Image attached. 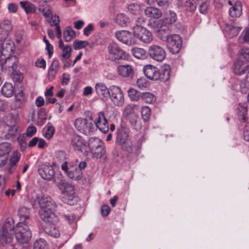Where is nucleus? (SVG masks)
<instances>
[{
    "instance_id": "1",
    "label": "nucleus",
    "mask_w": 249,
    "mask_h": 249,
    "mask_svg": "<svg viewBox=\"0 0 249 249\" xmlns=\"http://www.w3.org/2000/svg\"><path fill=\"white\" fill-rule=\"evenodd\" d=\"M37 201L40 209L39 215L40 218L45 223L53 224L58 221V217L53 211L55 210L57 205L53 199L50 196H37Z\"/></svg>"
},
{
    "instance_id": "2",
    "label": "nucleus",
    "mask_w": 249,
    "mask_h": 249,
    "mask_svg": "<svg viewBox=\"0 0 249 249\" xmlns=\"http://www.w3.org/2000/svg\"><path fill=\"white\" fill-rule=\"evenodd\" d=\"M129 129L124 125H121L117 129L116 133V143L121 147L122 149L129 153L137 154L141 148V144L143 141L141 138L138 141L137 146L132 144L129 137Z\"/></svg>"
},
{
    "instance_id": "3",
    "label": "nucleus",
    "mask_w": 249,
    "mask_h": 249,
    "mask_svg": "<svg viewBox=\"0 0 249 249\" xmlns=\"http://www.w3.org/2000/svg\"><path fill=\"white\" fill-rule=\"evenodd\" d=\"M144 22L142 18H138L135 25L132 28L133 35L134 37L145 43H149L153 40L152 33L146 28L141 25Z\"/></svg>"
},
{
    "instance_id": "4",
    "label": "nucleus",
    "mask_w": 249,
    "mask_h": 249,
    "mask_svg": "<svg viewBox=\"0 0 249 249\" xmlns=\"http://www.w3.org/2000/svg\"><path fill=\"white\" fill-rule=\"evenodd\" d=\"M14 222L12 218H7L0 231V245L11 243L14 237Z\"/></svg>"
},
{
    "instance_id": "5",
    "label": "nucleus",
    "mask_w": 249,
    "mask_h": 249,
    "mask_svg": "<svg viewBox=\"0 0 249 249\" xmlns=\"http://www.w3.org/2000/svg\"><path fill=\"white\" fill-rule=\"evenodd\" d=\"M107 50L109 53V59L112 61L119 63L120 60L127 58L126 53L115 42L109 44Z\"/></svg>"
},
{
    "instance_id": "6",
    "label": "nucleus",
    "mask_w": 249,
    "mask_h": 249,
    "mask_svg": "<svg viewBox=\"0 0 249 249\" xmlns=\"http://www.w3.org/2000/svg\"><path fill=\"white\" fill-rule=\"evenodd\" d=\"M11 123H7L4 128H0V137L6 140H13L18 135V128L15 125L14 119L12 118Z\"/></svg>"
},
{
    "instance_id": "7",
    "label": "nucleus",
    "mask_w": 249,
    "mask_h": 249,
    "mask_svg": "<svg viewBox=\"0 0 249 249\" xmlns=\"http://www.w3.org/2000/svg\"><path fill=\"white\" fill-rule=\"evenodd\" d=\"M109 98L113 104L118 106L122 107L124 103V98L121 89L115 85L110 86Z\"/></svg>"
},
{
    "instance_id": "8",
    "label": "nucleus",
    "mask_w": 249,
    "mask_h": 249,
    "mask_svg": "<svg viewBox=\"0 0 249 249\" xmlns=\"http://www.w3.org/2000/svg\"><path fill=\"white\" fill-rule=\"evenodd\" d=\"M60 190L62 191V194L65 196L63 197V201L68 204L72 200L73 195L75 194L74 186L70 183H67L64 180H61L58 185Z\"/></svg>"
},
{
    "instance_id": "9",
    "label": "nucleus",
    "mask_w": 249,
    "mask_h": 249,
    "mask_svg": "<svg viewBox=\"0 0 249 249\" xmlns=\"http://www.w3.org/2000/svg\"><path fill=\"white\" fill-rule=\"evenodd\" d=\"M17 241L20 244H27L32 237L31 231L29 227L23 223L18 227L17 232L15 234Z\"/></svg>"
},
{
    "instance_id": "10",
    "label": "nucleus",
    "mask_w": 249,
    "mask_h": 249,
    "mask_svg": "<svg viewBox=\"0 0 249 249\" xmlns=\"http://www.w3.org/2000/svg\"><path fill=\"white\" fill-rule=\"evenodd\" d=\"M165 42L167 48L173 54L178 53L182 47V40L178 35H171Z\"/></svg>"
},
{
    "instance_id": "11",
    "label": "nucleus",
    "mask_w": 249,
    "mask_h": 249,
    "mask_svg": "<svg viewBox=\"0 0 249 249\" xmlns=\"http://www.w3.org/2000/svg\"><path fill=\"white\" fill-rule=\"evenodd\" d=\"M74 125L79 131L85 134L92 132L95 130L94 124L91 121L87 119H77L74 122Z\"/></svg>"
},
{
    "instance_id": "12",
    "label": "nucleus",
    "mask_w": 249,
    "mask_h": 249,
    "mask_svg": "<svg viewBox=\"0 0 249 249\" xmlns=\"http://www.w3.org/2000/svg\"><path fill=\"white\" fill-rule=\"evenodd\" d=\"M115 37L121 42L128 46H132L137 43V40L131 32L121 30L116 32Z\"/></svg>"
},
{
    "instance_id": "13",
    "label": "nucleus",
    "mask_w": 249,
    "mask_h": 249,
    "mask_svg": "<svg viewBox=\"0 0 249 249\" xmlns=\"http://www.w3.org/2000/svg\"><path fill=\"white\" fill-rule=\"evenodd\" d=\"M148 53L151 58L158 62L162 61L166 56L165 50L157 45L150 46L148 49Z\"/></svg>"
},
{
    "instance_id": "14",
    "label": "nucleus",
    "mask_w": 249,
    "mask_h": 249,
    "mask_svg": "<svg viewBox=\"0 0 249 249\" xmlns=\"http://www.w3.org/2000/svg\"><path fill=\"white\" fill-rule=\"evenodd\" d=\"M233 71L236 75L245 76L244 87L249 89V64L243 66L239 62H236L234 65Z\"/></svg>"
},
{
    "instance_id": "15",
    "label": "nucleus",
    "mask_w": 249,
    "mask_h": 249,
    "mask_svg": "<svg viewBox=\"0 0 249 249\" xmlns=\"http://www.w3.org/2000/svg\"><path fill=\"white\" fill-rule=\"evenodd\" d=\"M11 22L8 20L0 23V47H3V41L7 38L12 30Z\"/></svg>"
},
{
    "instance_id": "16",
    "label": "nucleus",
    "mask_w": 249,
    "mask_h": 249,
    "mask_svg": "<svg viewBox=\"0 0 249 249\" xmlns=\"http://www.w3.org/2000/svg\"><path fill=\"white\" fill-rule=\"evenodd\" d=\"M38 174L42 178L51 180L54 176L55 172L51 165H43L38 169Z\"/></svg>"
},
{
    "instance_id": "17",
    "label": "nucleus",
    "mask_w": 249,
    "mask_h": 249,
    "mask_svg": "<svg viewBox=\"0 0 249 249\" xmlns=\"http://www.w3.org/2000/svg\"><path fill=\"white\" fill-rule=\"evenodd\" d=\"M96 126L99 130L106 133L108 131V124L107 121L103 112H100L98 113V118L95 122Z\"/></svg>"
},
{
    "instance_id": "18",
    "label": "nucleus",
    "mask_w": 249,
    "mask_h": 249,
    "mask_svg": "<svg viewBox=\"0 0 249 249\" xmlns=\"http://www.w3.org/2000/svg\"><path fill=\"white\" fill-rule=\"evenodd\" d=\"M18 63V59L16 56H11L6 58L4 63L0 62V68L2 70L11 69L13 72L16 71Z\"/></svg>"
},
{
    "instance_id": "19",
    "label": "nucleus",
    "mask_w": 249,
    "mask_h": 249,
    "mask_svg": "<svg viewBox=\"0 0 249 249\" xmlns=\"http://www.w3.org/2000/svg\"><path fill=\"white\" fill-rule=\"evenodd\" d=\"M143 72L147 78L152 80H158L159 69L151 65L145 66Z\"/></svg>"
},
{
    "instance_id": "20",
    "label": "nucleus",
    "mask_w": 249,
    "mask_h": 249,
    "mask_svg": "<svg viewBox=\"0 0 249 249\" xmlns=\"http://www.w3.org/2000/svg\"><path fill=\"white\" fill-rule=\"evenodd\" d=\"M95 90L97 94L103 99L106 100L110 93V87L107 89L103 83H97L95 85Z\"/></svg>"
},
{
    "instance_id": "21",
    "label": "nucleus",
    "mask_w": 249,
    "mask_h": 249,
    "mask_svg": "<svg viewBox=\"0 0 249 249\" xmlns=\"http://www.w3.org/2000/svg\"><path fill=\"white\" fill-rule=\"evenodd\" d=\"M145 15L150 18L158 19L162 16L161 11L158 8L149 6L144 9Z\"/></svg>"
},
{
    "instance_id": "22",
    "label": "nucleus",
    "mask_w": 249,
    "mask_h": 249,
    "mask_svg": "<svg viewBox=\"0 0 249 249\" xmlns=\"http://www.w3.org/2000/svg\"><path fill=\"white\" fill-rule=\"evenodd\" d=\"M170 73V67L168 65L163 66L159 69L158 80L165 82L169 80Z\"/></svg>"
},
{
    "instance_id": "23",
    "label": "nucleus",
    "mask_w": 249,
    "mask_h": 249,
    "mask_svg": "<svg viewBox=\"0 0 249 249\" xmlns=\"http://www.w3.org/2000/svg\"><path fill=\"white\" fill-rule=\"evenodd\" d=\"M71 144L75 150L82 151V148L85 146L84 139L78 135H74L71 141Z\"/></svg>"
},
{
    "instance_id": "24",
    "label": "nucleus",
    "mask_w": 249,
    "mask_h": 249,
    "mask_svg": "<svg viewBox=\"0 0 249 249\" xmlns=\"http://www.w3.org/2000/svg\"><path fill=\"white\" fill-rule=\"evenodd\" d=\"M242 12V6L241 2L239 1L235 2L234 5L230 9L229 14L231 17H239Z\"/></svg>"
},
{
    "instance_id": "25",
    "label": "nucleus",
    "mask_w": 249,
    "mask_h": 249,
    "mask_svg": "<svg viewBox=\"0 0 249 249\" xmlns=\"http://www.w3.org/2000/svg\"><path fill=\"white\" fill-rule=\"evenodd\" d=\"M117 71L119 75L124 77L130 76L133 74V69L128 65L119 66Z\"/></svg>"
},
{
    "instance_id": "26",
    "label": "nucleus",
    "mask_w": 249,
    "mask_h": 249,
    "mask_svg": "<svg viewBox=\"0 0 249 249\" xmlns=\"http://www.w3.org/2000/svg\"><path fill=\"white\" fill-rule=\"evenodd\" d=\"M249 61V48L241 49L239 52L238 59L236 62L242 65Z\"/></svg>"
},
{
    "instance_id": "27",
    "label": "nucleus",
    "mask_w": 249,
    "mask_h": 249,
    "mask_svg": "<svg viewBox=\"0 0 249 249\" xmlns=\"http://www.w3.org/2000/svg\"><path fill=\"white\" fill-rule=\"evenodd\" d=\"M15 101L14 103L15 108L22 107L26 102V98L22 90L15 94Z\"/></svg>"
},
{
    "instance_id": "28",
    "label": "nucleus",
    "mask_w": 249,
    "mask_h": 249,
    "mask_svg": "<svg viewBox=\"0 0 249 249\" xmlns=\"http://www.w3.org/2000/svg\"><path fill=\"white\" fill-rule=\"evenodd\" d=\"M130 21L129 18L124 14H118L115 18V22L121 26L128 25Z\"/></svg>"
},
{
    "instance_id": "29",
    "label": "nucleus",
    "mask_w": 249,
    "mask_h": 249,
    "mask_svg": "<svg viewBox=\"0 0 249 249\" xmlns=\"http://www.w3.org/2000/svg\"><path fill=\"white\" fill-rule=\"evenodd\" d=\"M19 3L27 14H32L36 11V6L28 1H20Z\"/></svg>"
},
{
    "instance_id": "30",
    "label": "nucleus",
    "mask_w": 249,
    "mask_h": 249,
    "mask_svg": "<svg viewBox=\"0 0 249 249\" xmlns=\"http://www.w3.org/2000/svg\"><path fill=\"white\" fill-rule=\"evenodd\" d=\"M197 4L200 12L203 14H206L209 10L210 0H196Z\"/></svg>"
},
{
    "instance_id": "31",
    "label": "nucleus",
    "mask_w": 249,
    "mask_h": 249,
    "mask_svg": "<svg viewBox=\"0 0 249 249\" xmlns=\"http://www.w3.org/2000/svg\"><path fill=\"white\" fill-rule=\"evenodd\" d=\"M128 120L131 126L135 129H138L140 128V118L137 113L132 114L126 118Z\"/></svg>"
},
{
    "instance_id": "32",
    "label": "nucleus",
    "mask_w": 249,
    "mask_h": 249,
    "mask_svg": "<svg viewBox=\"0 0 249 249\" xmlns=\"http://www.w3.org/2000/svg\"><path fill=\"white\" fill-rule=\"evenodd\" d=\"M2 94L6 97H9L14 93V88L13 85L10 83H5L1 89Z\"/></svg>"
},
{
    "instance_id": "33",
    "label": "nucleus",
    "mask_w": 249,
    "mask_h": 249,
    "mask_svg": "<svg viewBox=\"0 0 249 249\" xmlns=\"http://www.w3.org/2000/svg\"><path fill=\"white\" fill-rule=\"evenodd\" d=\"M18 215L21 221H25L30 217V209L26 207L20 208L18 211Z\"/></svg>"
},
{
    "instance_id": "34",
    "label": "nucleus",
    "mask_w": 249,
    "mask_h": 249,
    "mask_svg": "<svg viewBox=\"0 0 249 249\" xmlns=\"http://www.w3.org/2000/svg\"><path fill=\"white\" fill-rule=\"evenodd\" d=\"M141 99L147 104H153L156 101V96L150 92H142Z\"/></svg>"
},
{
    "instance_id": "35",
    "label": "nucleus",
    "mask_w": 249,
    "mask_h": 249,
    "mask_svg": "<svg viewBox=\"0 0 249 249\" xmlns=\"http://www.w3.org/2000/svg\"><path fill=\"white\" fill-rule=\"evenodd\" d=\"M75 32L71 27L68 26L66 28L63 33L64 38L65 41H70L73 38L75 37Z\"/></svg>"
},
{
    "instance_id": "36",
    "label": "nucleus",
    "mask_w": 249,
    "mask_h": 249,
    "mask_svg": "<svg viewBox=\"0 0 249 249\" xmlns=\"http://www.w3.org/2000/svg\"><path fill=\"white\" fill-rule=\"evenodd\" d=\"M103 144L100 139L97 138H91L89 139L88 146L90 151Z\"/></svg>"
},
{
    "instance_id": "37",
    "label": "nucleus",
    "mask_w": 249,
    "mask_h": 249,
    "mask_svg": "<svg viewBox=\"0 0 249 249\" xmlns=\"http://www.w3.org/2000/svg\"><path fill=\"white\" fill-rule=\"evenodd\" d=\"M128 96L130 100L133 101H138L140 98H141L142 93L137 91L134 89H130L128 90Z\"/></svg>"
},
{
    "instance_id": "38",
    "label": "nucleus",
    "mask_w": 249,
    "mask_h": 249,
    "mask_svg": "<svg viewBox=\"0 0 249 249\" xmlns=\"http://www.w3.org/2000/svg\"><path fill=\"white\" fill-rule=\"evenodd\" d=\"M34 249H48V243L43 238L37 239L34 244Z\"/></svg>"
},
{
    "instance_id": "39",
    "label": "nucleus",
    "mask_w": 249,
    "mask_h": 249,
    "mask_svg": "<svg viewBox=\"0 0 249 249\" xmlns=\"http://www.w3.org/2000/svg\"><path fill=\"white\" fill-rule=\"evenodd\" d=\"M136 107V105L134 104H129L126 105L124 110L123 115L126 118L127 117L132 115L136 113L135 112V109Z\"/></svg>"
},
{
    "instance_id": "40",
    "label": "nucleus",
    "mask_w": 249,
    "mask_h": 249,
    "mask_svg": "<svg viewBox=\"0 0 249 249\" xmlns=\"http://www.w3.org/2000/svg\"><path fill=\"white\" fill-rule=\"evenodd\" d=\"M93 156L96 158H101L105 154L106 150L105 146L103 144L91 151Z\"/></svg>"
},
{
    "instance_id": "41",
    "label": "nucleus",
    "mask_w": 249,
    "mask_h": 249,
    "mask_svg": "<svg viewBox=\"0 0 249 249\" xmlns=\"http://www.w3.org/2000/svg\"><path fill=\"white\" fill-rule=\"evenodd\" d=\"M185 9L189 12H194L196 10V5L195 0H186L184 5Z\"/></svg>"
},
{
    "instance_id": "42",
    "label": "nucleus",
    "mask_w": 249,
    "mask_h": 249,
    "mask_svg": "<svg viewBox=\"0 0 249 249\" xmlns=\"http://www.w3.org/2000/svg\"><path fill=\"white\" fill-rule=\"evenodd\" d=\"M164 19L166 21V23L170 24L171 25L177 20V15L173 11H169L168 13L166 14V17Z\"/></svg>"
},
{
    "instance_id": "43",
    "label": "nucleus",
    "mask_w": 249,
    "mask_h": 249,
    "mask_svg": "<svg viewBox=\"0 0 249 249\" xmlns=\"http://www.w3.org/2000/svg\"><path fill=\"white\" fill-rule=\"evenodd\" d=\"M132 53L134 56L138 59L143 58L145 55V50L140 48L133 49L132 50Z\"/></svg>"
},
{
    "instance_id": "44",
    "label": "nucleus",
    "mask_w": 249,
    "mask_h": 249,
    "mask_svg": "<svg viewBox=\"0 0 249 249\" xmlns=\"http://www.w3.org/2000/svg\"><path fill=\"white\" fill-rule=\"evenodd\" d=\"M11 151L10 144L7 142H3L0 144V153L2 155L4 154L8 157V155Z\"/></svg>"
},
{
    "instance_id": "45",
    "label": "nucleus",
    "mask_w": 249,
    "mask_h": 249,
    "mask_svg": "<svg viewBox=\"0 0 249 249\" xmlns=\"http://www.w3.org/2000/svg\"><path fill=\"white\" fill-rule=\"evenodd\" d=\"M61 50L62 51V58L66 59H69L71 55V47L69 45H67Z\"/></svg>"
},
{
    "instance_id": "46",
    "label": "nucleus",
    "mask_w": 249,
    "mask_h": 249,
    "mask_svg": "<svg viewBox=\"0 0 249 249\" xmlns=\"http://www.w3.org/2000/svg\"><path fill=\"white\" fill-rule=\"evenodd\" d=\"M150 113L151 109L149 107L147 106H144L142 108V116L145 122H146L149 119L150 115Z\"/></svg>"
},
{
    "instance_id": "47",
    "label": "nucleus",
    "mask_w": 249,
    "mask_h": 249,
    "mask_svg": "<svg viewBox=\"0 0 249 249\" xmlns=\"http://www.w3.org/2000/svg\"><path fill=\"white\" fill-rule=\"evenodd\" d=\"M239 109L238 119L240 122H246L248 119L247 117V108L246 107H241Z\"/></svg>"
},
{
    "instance_id": "48",
    "label": "nucleus",
    "mask_w": 249,
    "mask_h": 249,
    "mask_svg": "<svg viewBox=\"0 0 249 249\" xmlns=\"http://www.w3.org/2000/svg\"><path fill=\"white\" fill-rule=\"evenodd\" d=\"M89 45V43L87 41H81L76 40L73 42V48L75 50H79L85 48Z\"/></svg>"
},
{
    "instance_id": "49",
    "label": "nucleus",
    "mask_w": 249,
    "mask_h": 249,
    "mask_svg": "<svg viewBox=\"0 0 249 249\" xmlns=\"http://www.w3.org/2000/svg\"><path fill=\"white\" fill-rule=\"evenodd\" d=\"M19 156L15 153L10 160V167L11 170H15L17 163L19 160Z\"/></svg>"
},
{
    "instance_id": "50",
    "label": "nucleus",
    "mask_w": 249,
    "mask_h": 249,
    "mask_svg": "<svg viewBox=\"0 0 249 249\" xmlns=\"http://www.w3.org/2000/svg\"><path fill=\"white\" fill-rule=\"evenodd\" d=\"M55 129L54 127L52 125H49L44 134V137L48 140H50L52 138L54 134Z\"/></svg>"
},
{
    "instance_id": "51",
    "label": "nucleus",
    "mask_w": 249,
    "mask_h": 249,
    "mask_svg": "<svg viewBox=\"0 0 249 249\" xmlns=\"http://www.w3.org/2000/svg\"><path fill=\"white\" fill-rule=\"evenodd\" d=\"M128 11L133 14H136L140 10L139 5L137 3H130L128 5Z\"/></svg>"
},
{
    "instance_id": "52",
    "label": "nucleus",
    "mask_w": 249,
    "mask_h": 249,
    "mask_svg": "<svg viewBox=\"0 0 249 249\" xmlns=\"http://www.w3.org/2000/svg\"><path fill=\"white\" fill-rule=\"evenodd\" d=\"M46 232H48L50 235L55 238L59 237L60 235L59 231L54 226H51L49 231Z\"/></svg>"
},
{
    "instance_id": "53",
    "label": "nucleus",
    "mask_w": 249,
    "mask_h": 249,
    "mask_svg": "<svg viewBox=\"0 0 249 249\" xmlns=\"http://www.w3.org/2000/svg\"><path fill=\"white\" fill-rule=\"evenodd\" d=\"M171 36L170 33L160 31H158L157 32L158 37L164 42H166Z\"/></svg>"
},
{
    "instance_id": "54",
    "label": "nucleus",
    "mask_w": 249,
    "mask_h": 249,
    "mask_svg": "<svg viewBox=\"0 0 249 249\" xmlns=\"http://www.w3.org/2000/svg\"><path fill=\"white\" fill-rule=\"evenodd\" d=\"M41 12L43 15L46 18H50L53 15L52 8L48 5L43 8Z\"/></svg>"
},
{
    "instance_id": "55",
    "label": "nucleus",
    "mask_w": 249,
    "mask_h": 249,
    "mask_svg": "<svg viewBox=\"0 0 249 249\" xmlns=\"http://www.w3.org/2000/svg\"><path fill=\"white\" fill-rule=\"evenodd\" d=\"M172 1V0H156L158 6L164 8L168 7Z\"/></svg>"
},
{
    "instance_id": "56",
    "label": "nucleus",
    "mask_w": 249,
    "mask_h": 249,
    "mask_svg": "<svg viewBox=\"0 0 249 249\" xmlns=\"http://www.w3.org/2000/svg\"><path fill=\"white\" fill-rule=\"evenodd\" d=\"M17 139L18 142L20 146V149L21 151H24L27 146V143L25 142V138L24 136H20L17 137Z\"/></svg>"
},
{
    "instance_id": "57",
    "label": "nucleus",
    "mask_w": 249,
    "mask_h": 249,
    "mask_svg": "<svg viewBox=\"0 0 249 249\" xmlns=\"http://www.w3.org/2000/svg\"><path fill=\"white\" fill-rule=\"evenodd\" d=\"M36 132V128L34 126L28 127L26 130V135L28 137H32Z\"/></svg>"
},
{
    "instance_id": "58",
    "label": "nucleus",
    "mask_w": 249,
    "mask_h": 249,
    "mask_svg": "<svg viewBox=\"0 0 249 249\" xmlns=\"http://www.w3.org/2000/svg\"><path fill=\"white\" fill-rule=\"evenodd\" d=\"M51 19L50 21V23L51 26H55V27H57V26L59 25V18L58 16H54L51 17Z\"/></svg>"
},
{
    "instance_id": "59",
    "label": "nucleus",
    "mask_w": 249,
    "mask_h": 249,
    "mask_svg": "<svg viewBox=\"0 0 249 249\" xmlns=\"http://www.w3.org/2000/svg\"><path fill=\"white\" fill-rule=\"evenodd\" d=\"M59 66V62L58 60L54 59L49 69H50L52 71H58Z\"/></svg>"
},
{
    "instance_id": "60",
    "label": "nucleus",
    "mask_w": 249,
    "mask_h": 249,
    "mask_svg": "<svg viewBox=\"0 0 249 249\" xmlns=\"http://www.w3.org/2000/svg\"><path fill=\"white\" fill-rule=\"evenodd\" d=\"M110 211V208L107 205H103L101 209V212L102 216H107Z\"/></svg>"
},
{
    "instance_id": "61",
    "label": "nucleus",
    "mask_w": 249,
    "mask_h": 249,
    "mask_svg": "<svg viewBox=\"0 0 249 249\" xmlns=\"http://www.w3.org/2000/svg\"><path fill=\"white\" fill-rule=\"evenodd\" d=\"M93 30L94 26L92 24H89L84 29V35L88 36Z\"/></svg>"
},
{
    "instance_id": "62",
    "label": "nucleus",
    "mask_w": 249,
    "mask_h": 249,
    "mask_svg": "<svg viewBox=\"0 0 249 249\" xmlns=\"http://www.w3.org/2000/svg\"><path fill=\"white\" fill-rule=\"evenodd\" d=\"M137 85L141 89H143L146 87L147 84L145 79L139 78L137 81Z\"/></svg>"
},
{
    "instance_id": "63",
    "label": "nucleus",
    "mask_w": 249,
    "mask_h": 249,
    "mask_svg": "<svg viewBox=\"0 0 249 249\" xmlns=\"http://www.w3.org/2000/svg\"><path fill=\"white\" fill-rule=\"evenodd\" d=\"M13 73L14 78L16 79L18 82L20 83L22 81L23 76L20 72L15 71H13Z\"/></svg>"
},
{
    "instance_id": "64",
    "label": "nucleus",
    "mask_w": 249,
    "mask_h": 249,
    "mask_svg": "<svg viewBox=\"0 0 249 249\" xmlns=\"http://www.w3.org/2000/svg\"><path fill=\"white\" fill-rule=\"evenodd\" d=\"M166 21L164 18L159 20L157 21V26L158 29L162 27L171 26L170 24L166 23Z\"/></svg>"
}]
</instances>
